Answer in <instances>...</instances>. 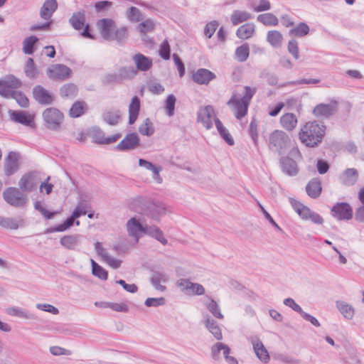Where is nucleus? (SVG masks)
I'll return each mask as SVG.
<instances>
[{
  "label": "nucleus",
  "instance_id": "1",
  "mask_svg": "<svg viewBox=\"0 0 364 364\" xmlns=\"http://www.w3.org/2000/svg\"><path fill=\"white\" fill-rule=\"evenodd\" d=\"M130 210L159 222L166 213V205L162 202L151 198L137 196L128 203Z\"/></svg>",
  "mask_w": 364,
  "mask_h": 364
},
{
  "label": "nucleus",
  "instance_id": "2",
  "mask_svg": "<svg viewBox=\"0 0 364 364\" xmlns=\"http://www.w3.org/2000/svg\"><path fill=\"white\" fill-rule=\"evenodd\" d=\"M326 127L318 121L306 122L299 133V139L306 147L315 148L322 142Z\"/></svg>",
  "mask_w": 364,
  "mask_h": 364
},
{
  "label": "nucleus",
  "instance_id": "3",
  "mask_svg": "<svg viewBox=\"0 0 364 364\" xmlns=\"http://www.w3.org/2000/svg\"><path fill=\"white\" fill-rule=\"evenodd\" d=\"M269 148L279 155L285 154L290 147L289 136L283 131L274 130L269 135Z\"/></svg>",
  "mask_w": 364,
  "mask_h": 364
},
{
  "label": "nucleus",
  "instance_id": "4",
  "mask_svg": "<svg viewBox=\"0 0 364 364\" xmlns=\"http://www.w3.org/2000/svg\"><path fill=\"white\" fill-rule=\"evenodd\" d=\"M44 126L49 130L58 131L64 120V114L58 108H46L42 114Z\"/></svg>",
  "mask_w": 364,
  "mask_h": 364
},
{
  "label": "nucleus",
  "instance_id": "5",
  "mask_svg": "<svg viewBox=\"0 0 364 364\" xmlns=\"http://www.w3.org/2000/svg\"><path fill=\"white\" fill-rule=\"evenodd\" d=\"M22 86L21 81L12 74L6 75L0 78V95L4 98H9L14 89Z\"/></svg>",
  "mask_w": 364,
  "mask_h": 364
},
{
  "label": "nucleus",
  "instance_id": "6",
  "mask_svg": "<svg viewBox=\"0 0 364 364\" xmlns=\"http://www.w3.org/2000/svg\"><path fill=\"white\" fill-rule=\"evenodd\" d=\"M140 137L136 132H130L126 134L124 139L112 150L122 152H128L135 150L140 146Z\"/></svg>",
  "mask_w": 364,
  "mask_h": 364
},
{
  "label": "nucleus",
  "instance_id": "7",
  "mask_svg": "<svg viewBox=\"0 0 364 364\" xmlns=\"http://www.w3.org/2000/svg\"><path fill=\"white\" fill-rule=\"evenodd\" d=\"M3 198L7 203L14 207H22L27 202L26 197L15 187L6 188L3 193Z\"/></svg>",
  "mask_w": 364,
  "mask_h": 364
},
{
  "label": "nucleus",
  "instance_id": "8",
  "mask_svg": "<svg viewBox=\"0 0 364 364\" xmlns=\"http://www.w3.org/2000/svg\"><path fill=\"white\" fill-rule=\"evenodd\" d=\"M332 217L338 220H349L353 218V211L347 202H338L331 209Z\"/></svg>",
  "mask_w": 364,
  "mask_h": 364
},
{
  "label": "nucleus",
  "instance_id": "9",
  "mask_svg": "<svg viewBox=\"0 0 364 364\" xmlns=\"http://www.w3.org/2000/svg\"><path fill=\"white\" fill-rule=\"evenodd\" d=\"M72 70L65 65L55 64L47 69L48 77L53 80H65L70 77Z\"/></svg>",
  "mask_w": 364,
  "mask_h": 364
},
{
  "label": "nucleus",
  "instance_id": "10",
  "mask_svg": "<svg viewBox=\"0 0 364 364\" xmlns=\"http://www.w3.org/2000/svg\"><path fill=\"white\" fill-rule=\"evenodd\" d=\"M8 114L10 120L15 123L29 127L35 126L34 117L26 111L9 109Z\"/></svg>",
  "mask_w": 364,
  "mask_h": 364
},
{
  "label": "nucleus",
  "instance_id": "11",
  "mask_svg": "<svg viewBox=\"0 0 364 364\" xmlns=\"http://www.w3.org/2000/svg\"><path fill=\"white\" fill-rule=\"evenodd\" d=\"M32 94L34 100L41 105H50L54 102V95L41 85L33 88Z\"/></svg>",
  "mask_w": 364,
  "mask_h": 364
},
{
  "label": "nucleus",
  "instance_id": "12",
  "mask_svg": "<svg viewBox=\"0 0 364 364\" xmlns=\"http://www.w3.org/2000/svg\"><path fill=\"white\" fill-rule=\"evenodd\" d=\"M337 109V101L332 100L330 104L320 103L317 105L314 108L312 113L317 118H329L336 112Z\"/></svg>",
  "mask_w": 364,
  "mask_h": 364
},
{
  "label": "nucleus",
  "instance_id": "13",
  "mask_svg": "<svg viewBox=\"0 0 364 364\" xmlns=\"http://www.w3.org/2000/svg\"><path fill=\"white\" fill-rule=\"evenodd\" d=\"M127 228L129 235L138 240L142 235L146 234L147 225H143L139 220L135 218H131L127 223Z\"/></svg>",
  "mask_w": 364,
  "mask_h": 364
},
{
  "label": "nucleus",
  "instance_id": "14",
  "mask_svg": "<svg viewBox=\"0 0 364 364\" xmlns=\"http://www.w3.org/2000/svg\"><path fill=\"white\" fill-rule=\"evenodd\" d=\"M97 25L100 28L101 35L105 40H114L113 30L115 27L114 20L112 18H103L97 21Z\"/></svg>",
  "mask_w": 364,
  "mask_h": 364
},
{
  "label": "nucleus",
  "instance_id": "15",
  "mask_svg": "<svg viewBox=\"0 0 364 364\" xmlns=\"http://www.w3.org/2000/svg\"><path fill=\"white\" fill-rule=\"evenodd\" d=\"M212 114H215L213 107L212 105L205 106L200 108L197 113L198 122H200L207 129H210L213 127Z\"/></svg>",
  "mask_w": 364,
  "mask_h": 364
},
{
  "label": "nucleus",
  "instance_id": "16",
  "mask_svg": "<svg viewBox=\"0 0 364 364\" xmlns=\"http://www.w3.org/2000/svg\"><path fill=\"white\" fill-rule=\"evenodd\" d=\"M215 77V74L206 68H199L192 75L193 81L198 85H208Z\"/></svg>",
  "mask_w": 364,
  "mask_h": 364
},
{
  "label": "nucleus",
  "instance_id": "17",
  "mask_svg": "<svg viewBox=\"0 0 364 364\" xmlns=\"http://www.w3.org/2000/svg\"><path fill=\"white\" fill-rule=\"evenodd\" d=\"M18 155L14 151H10L5 159L4 172L6 176L14 175L18 169Z\"/></svg>",
  "mask_w": 364,
  "mask_h": 364
},
{
  "label": "nucleus",
  "instance_id": "18",
  "mask_svg": "<svg viewBox=\"0 0 364 364\" xmlns=\"http://www.w3.org/2000/svg\"><path fill=\"white\" fill-rule=\"evenodd\" d=\"M279 163L282 171L286 174L294 176L298 173L299 169L296 162L289 156H282Z\"/></svg>",
  "mask_w": 364,
  "mask_h": 364
},
{
  "label": "nucleus",
  "instance_id": "19",
  "mask_svg": "<svg viewBox=\"0 0 364 364\" xmlns=\"http://www.w3.org/2000/svg\"><path fill=\"white\" fill-rule=\"evenodd\" d=\"M133 60L136 65L134 68L136 72L138 70L141 72L148 71L153 65L152 58L140 53L133 56Z\"/></svg>",
  "mask_w": 364,
  "mask_h": 364
},
{
  "label": "nucleus",
  "instance_id": "20",
  "mask_svg": "<svg viewBox=\"0 0 364 364\" xmlns=\"http://www.w3.org/2000/svg\"><path fill=\"white\" fill-rule=\"evenodd\" d=\"M358 171L354 168H346L340 176L341 183L346 186H352L358 179Z\"/></svg>",
  "mask_w": 364,
  "mask_h": 364
},
{
  "label": "nucleus",
  "instance_id": "21",
  "mask_svg": "<svg viewBox=\"0 0 364 364\" xmlns=\"http://www.w3.org/2000/svg\"><path fill=\"white\" fill-rule=\"evenodd\" d=\"M26 220L21 215L16 218H4L0 223L3 228L10 230H17L26 226Z\"/></svg>",
  "mask_w": 364,
  "mask_h": 364
},
{
  "label": "nucleus",
  "instance_id": "22",
  "mask_svg": "<svg viewBox=\"0 0 364 364\" xmlns=\"http://www.w3.org/2000/svg\"><path fill=\"white\" fill-rule=\"evenodd\" d=\"M306 192L311 198H318L322 192L321 180L318 178L310 180L306 186Z\"/></svg>",
  "mask_w": 364,
  "mask_h": 364
},
{
  "label": "nucleus",
  "instance_id": "23",
  "mask_svg": "<svg viewBox=\"0 0 364 364\" xmlns=\"http://www.w3.org/2000/svg\"><path fill=\"white\" fill-rule=\"evenodd\" d=\"M141 102L140 99L134 96L129 105V124L132 125L136 121L140 112Z\"/></svg>",
  "mask_w": 364,
  "mask_h": 364
},
{
  "label": "nucleus",
  "instance_id": "24",
  "mask_svg": "<svg viewBox=\"0 0 364 364\" xmlns=\"http://www.w3.org/2000/svg\"><path fill=\"white\" fill-rule=\"evenodd\" d=\"M58 9L56 0H46L41 8L40 16L44 20H49Z\"/></svg>",
  "mask_w": 364,
  "mask_h": 364
},
{
  "label": "nucleus",
  "instance_id": "25",
  "mask_svg": "<svg viewBox=\"0 0 364 364\" xmlns=\"http://www.w3.org/2000/svg\"><path fill=\"white\" fill-rule=\"evenodd\" d=\"M204 324L215 339L218 341L223 339L222 331L218 323L208 314L205 317Z\"/></svg>",
  "mask_w": 364,
  "mask_h": 364
},
{
  "label": "nucleus",
  "instance_id": "26",
  "mask_svg": "<svg viewBox=\"0 0 364 364\" xmlns=\"http://www.w3.org/2000/svg\"><path fill=\"white\" fill-rule=\"evenodd\" d=\"M252 345L257 357L264 363H267L270 357L262 342L259 338H256L255 341H252Z\"/></svg>",
  "mask_w": 364,
  "mask_h": 364
},
{
  "label": "nucleus",
  "instance_id": "27",
  "mask_svg": "<svg viewBox=\"0 0 364 364\" xmlns=\"http://www.w3.org/2000/svg\"><path fill=\"white\" fill-rule=\"evenodd\" d=\"M179 286L182 287L184 289L191 290L193 295L200 296L205 294V289L202 284L191 282L188 279H181Z\"/></svg>",
  "mask_w": 364,
  "mask_h": 364
},
{
  "label": "nucleus",
  "instance_id": "28",
  "mask_svg": "<svg viewBox=\"0 0 364 364\" xmlns=\"http://www.w3.org/2000/svg\"><path fill=\"white\" fill-rule=\"evenodd\" d=\"M232 102L235 108V116L237 119H242L248 112L249 103L242 101L239 99L231 98L228 104Z\"/></svg>",
  "mask_w": 364,
  "mask_h": 364
},
{
  "label": "nucleus",
  "instance_id": "29",
  "mask_svg": "<svg viewBox=\"0 0 364 364\" xmlns=\"http://www.w3.org/2000/svg\"><path fill=\"white\" fill-rule=\"evenodd\" d=\"M153 275L150 277V282L154 287L159 291H164L166 287L161 284V282H166L167 281L166 273L164 271H156L151 269Z\"/></svg>",
  "mask_w": 364,
  "mask_h": 364
},
{
  "label": "nucleus",
  "instance_id": "30",
  "mask_svg": "<svg viewBox=\"0 0 364 364\" xmlns=\"http://www.w3.org/2000/svg\"><path fill=\"white\" fill-rule=\"evenodd\" d=\"M75 218L73 215L68 217L62 223L46 228L44 231L45 234L53 232H61L70 229L75 223Z\"/></svg>",
  "mask_w": 364,
  "mask_h": 364
},
{
  "label": "nucleus",
  "instance_id": "31",
  "mask_svg": "<svg viewBox=\"0 0 364 364\" xmlns=\"http://www.w3.org/2000/svg\"><path fill=\"white\" fill-rule=\"evenodd\" d=\"M87 104L84 100H77L69 109V116L71 118H78L82 116L87 110Z\"/></svg>",
  "mask_w": 364,
  "mask_h": 364
},
{
  "label": "nucleus",
  "instance_id": "32",
  "mask_svg": "<svg viewBox=\"0 0 364 364\" xmlns=\"http://www.w3.org/2000/svg\"><path fill=\"white\" fill-rule=\"evenodd\" d=\"M215 125L217 129L218 134L220 137L229 145L233 146L235 144V141L229 131L226 127H225L222 123V122L218 118L215 117L214 119Z\"/></svg>",
  "mask_w": 364,
  "mask_h": 364
},
{
  "label": "nucleus",
  "instance_id": "33",
  "mask_svg": "<svg viewBox=\"0 0 364 364\" xmlns=\"http://www.w3.org/2000/svg\"><path fill=\"white\" fill-rule=\"evenodd\" d=\"M80 235H67L62 237L60 240V245L67 250H75L79 245Z\"/></svg>",
  "mask_w": 364,
  "mask_h": 364
},
{
  "label": "nucleus",
  "instance_id": "34",
  "mask_svg": "<svg viewBox=\"0 0 364 364\" xmlns=\"http://www.w3.org/2000/svg\"><path fill=\"white\" fill-rule=\"evenodd\" d=\"M102 119L103 122L109 126H116L122 119L121 112L119 109L115 111H106L102 113Z\"/></svg>",
  "mask_w": 364,
  "mask_h": 364
},
{
  "label": "nucleus",
  "instance_id": "35",
  "mask_svg": "<svg viewBox=\"0 0 364 364\" xmlns=\"http://www.w3.org/2000/svg\"><path fill=\"white\" fill-rule=\"evenodd\" d=\"M6 313L12 316H17L22 318L34 320L36 318V316L34 314L31 313L28 311H26L21 308L11 306L9 307L6 309Z\"/></svg>",
  "mask_w": 364,
  "mask_h": 364
},
{
  "label": "nucleus",
  "instance_id": "36",
  "mask_svg": "<svg viewBox=\"0 0 364 364\" xmlns=\"http://www.w3.org/2000/svg\"><path fill=\"white\" fill-rule=\"evenodd\" d=\"M69 23L75 30H81L85 23V14L84 11H77L73 14L69 19Z\"/></svg>",
  "mask_w": 364,
  "mask_h": 364
},
{
  "label": "nucleus",
  "instance_id": "37",
  "mask_svg": "<svg viewBox=\"0 0 364 364\" xmlns=\"http://www.w3.org/2000/svg\"><path fill=\"white\" fill-rule=\"evenodd\" d=\"M78 94V88L74 83H67L60 88V95L62 98L73 99Z\"/></svg>",
  "mask_w": 364,
  "mask_h": 364
},
{
  "label": "nucleus",
  "instance_id": "38",
  "mask_svg": "<svg viewBox=\"0 0 364 364\" xmlns=\"http://www.w3.org/2000/svg\"><path fill=\"white\" fill-rule=\"evenodd\" d=\"M282 126L288 131L293 130L297 124V119L293 113H286L280 118Z\"/></svg>",
  "mask_w": 364,
  "mask_h": 364
},
{
  "label": "nucleus",
  "instance_id": "39",
  "mask_svg": "<svg viewBox=\"0 0 364 364\" xmlns=\"http://www.w3.org/2000/svg\"><path fill=\"white\" fill-rule=\"evenodd\" d=\"M208 301H204V305L208 311L213 314L214 317L218 319L224 318L223 314L221 313L220 309L218 303L210 296H206Z\"/></svg>",
  "mask_w": 364,
  "mask_h": 364
},
{
  "label": "nucleus",
  "instance_id": "40",
  "mask_svg": "<svg viewBox=\"0 0 364 364\" xmlns=\"http://www.w3.org/2000/svg\"><path fill=\"white\" fill-rule=\"evenodd\" d=\"M254 33L255 25L253 23H245L237 28L236 36L239 38L245 40L251 38Z\"/></svg>",
  "mask_w": 364,
  "mask_h": 364
},
{
  "label": "nucleus",
  "instance_id": "41",
  "mask_svg": "<svg viewBox=\"0 0 364 364\" xmlns=\"http://www.w3.org/2000/svg\"><path fill=\"white\" fill-rule=\"evenodd\" d=\"M18 184L22 191H31L35 186L33 174L31 172L24 174Z\"/></svg>",
  "mask_w": 364,
  "mask_h": 364
},
{
  "label": "nucleus",
  "instance_id": "42",
  "mask_svg": "<svg viewBox=\"0 0 364 364\" xmlns=\"http://www.w3.org/2000/svg\"><path fill=\"white\" fill-rule=\"evenodd\" d=\"M39 41L36 36L27 37L23 41V51L25 54L33 55L36 48V43Z\"/></svg>",
  "mask_w": 364,
  "mask_h": 364
},
{
  "label": "nucleus",
  "instance_id": "43",
  "mask_svg": "<svg viewBox=\"0 0 364 364\" xmlns=\"http://www.w3.org/2000/svg\"><path fill=\"white\" fill-rule=\"evenodd\" d=\"M145 235H148L151 237L156 239L164 245H166L168 243V240L164 237V233L162 230L156 225H147V231H146Z\"/></svg>",
  "mask_w": 364,
  "mask_h": 364
},
{
  "label": "nucleus",
  "instance_id": "44",
  "mask_svg": "<svg viewBox=\"0 0 364 364\" xmlns=\"http://www.w3.org/2000/svg\"><path fill=\"white\" fill-rule=\"evenodd\" d=\"M336 307L340 311V313L346 318V319H352L354 316V309L353 307L344 302L341 301H336Z\"/></svg>",
  "mask_w": 364,
  "mask_h": 364
},
{
  "label": "nucleus",
  "instance_id": "45",
  "mask_svg": "<svg viewBox=\"0 0 364 364\" xmlns=\"http://www.w3.org/2000/svg\"><path fill=\"white\" fill-rule=\"evenodd\" d=\"M251 17V14L247 11L235 10L230 16V20L232 25L236 26L249 20Z\"/></svg>",
  "mask_w": 364,
  "mask_h": 364
},
{
  "label": "nucleus",
  "instance_id": "46",
  "mask_svg": "<svg viewBox=\"0 0 364 364\" xmlns=\"http://www.w3.org/2000/svg\"><path fill=\"white\" fill-rule=\"evenodd\" d=\"M250 55V47L247 43L238 46L235 52V58L238 62L242 63L247 60Z\"/></svg>",
  "mask_w": 364,
  "mask_h": 364
},
{
  "label": "nucleus",
  "instance_id": "47",
  "mask_svg": "<svg viewBox=\"0 0 364 364\" xmlns=\"http://www.w3.org/2000/svg\"><path fill=\"white\" fill-rule=\"evenodd\" d=\"M9 98L15 100L21 107L27 108L29 107V100L22 91L14 90Z\"/></svg>",
  "mask_w": 364,
  "mask_h": 364
},
{
  "label": "nucleus",
  "instance_id": "48",
  "mask_svg": "<svg viewBox=\"0 0 364 364\" xmlns=\"http://www.w3.org/2000/svg\"><path fill=\"white\" fill-rule=\"evenodd\" d=\"M282 39V35L278 31H269L267 33V41L274 48H278L281 46Z\"/></svg>",
  "mask_w": 364,
  "mask_h": 364
},
{
  "label": "nucleus",
  "instance_id": "49",
  "mask_svg": "<svg viewBox=\"0 0 364 364\" xmlns=\"http://www.w3.org/2000/svg\"><path fill=\"white\" fill-rule=\"evenodd\" d=\"M91 265L92 273L95 277L102 280L107 279L108 272L105 269H104L102 266H100L97 262H96L93 259H91Z\"/></svg>",
  "mask_w": 364,
  "mask_h": 364
},
{
  "label": "nucleus",
  "instance_id": "50",
  "mask_svg": "<svg viewBox=\"0 0 364 364\" xmlns=\"http://www.w3.org/2000/svg\"><path fill=\"white\" fill-rule=\"evenodd\" d=\"M309 33V26L304 22H300L296 27L289 30L291 36L304 37Z\"/></svg>",
  "mask_w": 364,
  "mask_h": 364
},
{
  "label": "nucleus",
  "instance_id": "51",
  "mask_svg": "<svg viewBox=\"0 0 364 364\" xmlns=\"http://www.w3.org/2000/svg\"><path fill=\"white\" fill-rule=\"evenodd\" d=\"M257 18L264 26H277L279 23L277 17L272 13L260 14Z\"/></svg>",
  "mask_w": 364,
  "mask_h": 364
},
{
  "label": "nucleus",
  "instance_id": "52",
  "mask_svg": "<svg viewBox=\"0 0 364 364\" xmlns=\"http://www.w3.org/2000/svg\"><path fill=\"white\" fill-rule=\"evenodd\" d=\"M24 72L26 75L30 79L36 78L38 75V70L32 58H28L24 68Z\"/></svg>",
  "mask_w": 364,
  "mask_h": 364
},
{
  "label": "nucleus",
  "instance_id": "53",
  "mask_svg": "<svg viewBox=\"0 0 364 364\" xmlns=\"http://www.w3.org/2000/svg\"><path fill=\"white\" fill-rule=\"evenodd\" d=\"M176 97L173 94H169L165 100L164 109L168 117H172L175 113Z\"/></svg>",
  "mask_w": 364,
  "mask_h": 364
},
{
  "label": "nucleus",
  "instance_id": "54",
  "mask_svg": "<svg viewBox=\"0 0 364 364\" xmlns=\"http://www.w3.org/2000/svg\"><path fill=\"white\" fill-rule=\"evenodd\" d=\"M139 132L141 134L146 136H151L154 134L155 129L149 118H146L139 127Z\"/></svg>",
  "mask_w": 364,
  "mask_h": 364
},
{
  "label": "nucleus",
  "instance_id": "55",
  "mask_svg": "<svg viewBox=\"0 0 364 364\" xmlns=\"http://www.w3.org/2000/svg\"><path fill=\"white\" fill-rule=\"evenodd\" d=\"M122 80H132L136 75V70L133 66H122L119 69Z\"/></svg>",
  "mask_w": 364,
  "mask_h": 364
},
{
  "label": "nucleus",
  "instance_id": "56",
  "mask_svg": "<svg viewBox=\"0 0 364 364\" xmlns=\"http://www.w3.org/2000/svg\"><path fill=\"white\" fill-rule=\"evenodd\" d=\"M171 46L168 40L166 38L160 44L159 55L164 60H168L171 58Z\"/></svg>",
  "mask_w": 364,
  "mask_h": 364
},
{
  "label": "nucleus",
  "instance_id": "57",
  "mask_svg": "<svg viewBox=\"0 0 364 364\" xmlns=\"http://www.w3.org/2000/svg\"><path fill=\"white\" fill-rule=\"evenodd\" d=\"M122 80L121 77L118 73H107L105 75L104 78L102 79V84L105 85H111V84H122Z\"/></svg>",
  "mask_w": 364,
  "mask_h": 364
},
{
  "label": "nucleus",
  "instance_id": "58",
  "mask_svg": "<svg viewBox=\"0 0 364 364\" xmlns=\"http://www.w3.org/2000/svg\"><path fill=\"white\" fill-rule=\"evenodd\" d=\"M127 18L131 21L139 22L142 21L143 15L137 7L131 6L127 11Z\"/></svg>",
  "mask_w": 364,
  "mask_h": 364
},
{
  "label": "nucleus",
  "instance_id": "59",
  "mask_svg": "<svg viewBox=\"0 0 364 364\" xmlns=\"http://www.w3.org/2000/svg\"><path fill=\"white\" fill-rule=\"evenodd\" d=\"M104 307H109L114 311L127 313L129 311L128 306L124 303L105 302Z\"/></svg>",
  "mask_w": 364,
  "mask_h": 364
},
{
  "label": "nucleus",
  "instance_id": "60",
  "mask_svg": "<svg viewBox=\"0 0 364 364\" xmlns=\"http://www.w3.org/2000/svg\"><path fill=\"white\" fill-rule=\"evenodd\" d=\"M128 37V30L126 26H122L117 28L114 35H113L114 40H116L118 43H124Z\"/></svg>",
  "mask_w": 364,
  "mask_h": 364
},
{
  "label": "nucleus",
  "instance_id": "61",
  "mask_svg": "<svg viewBox=\"0 0 364 364\" xmlns=\"http://www.w3.org/2000/svg\"><path fill=\"white\" fill-rule=\"evenodd\" d=\"M166 304L164 297L153 298L149 297L144 301V305L147 307H158Z\"/></svg>",
  "mask_w": 364,
  "mask_h": 364
},
{
  "label": "nucleus",
  "instance_id": "62",
  "mask_svg": "<svg viewBox=\"0 0 364 364\" xmlns=\"http://www.w3.org/2000/svg\"><path fill=\"white\" fill-rule=\"evenodd\" d=\"M288 51L289 53L292 55V56L296 59H299V46H298V42L294 39H291L287 46Z\"/></svg>",
  "mask_w": 364,
  "mask_h": 364
},
{
  "label": "nucleus",
  "instance_id": "63",
  "mask_svg": "<svg viewBox=\"0 0 364 364\" xmlns=\"http://www.w3.org/2000/svg\"><path fill=\"white\" fill-rule=\"evenodd\" d=\"M138 29L142 33L151 32L154 29V23L151 19H146L139 24Z\"/></svg>",
  "mask_w": 364,
  "mask_h": 364
},
{
  "label": "nucleus",
  "instance_id": "64",
  "mask_svg": "<svg viewBox=\"0 0 364 364\" xmlns=\"http://www.w3.org/2000/svg\"><path fill=\"white\" fill-rule=\"evenodd\" d=\"M218 26V22L217 21H212L208 23L204 28V34L208 38H210L214 33L215 32Z\"/></svg>",
  "mask_w": 364,
  "mask_h": 364
}]
</instances>
